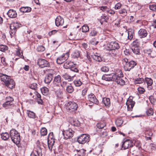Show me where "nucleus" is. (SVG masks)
I'll return each mask as SVG.
<instances>
[{"instance_id": "obj_47", "label": "nucleus", "mask_w": 156, "mask_h": 156, "mask_svg": "<svg viewBox=\"0 0 156 156\" xmlns=\"http://www.w3.org/2000/svg\"><path fill=\"white\" fill-rule=\"evenodd\" d=\"M47 129L44 127L42 128L40 131V133L41 135L45 136L47 134Z\"/></svg>"}, {"instance_id": "obj_19", "label": "nucleus", "mask_w": 156, "mask_h": 156, "mask_svg": "<svg viewBox=\"0 0 156 156\" xmlns=\"http://www.w3.org/2000/svg\"><path fill=\"white\" fill-rule=\"evenodd\" d=\"M147 34V30L144 29H140L138 32V35L140 38L146 37Z\"/></svg>"}, {"instance_id": "obj_11", "label": "nucleus", "mask_w": 156, "mask_h": 156, "mask_svg": "<svg viewBox=\"0 0 156 156\" xmlns=\"http://www.w3.org/2000/svg\"><path fill=\"white\" fill-rule=\"evenodd\" d=\"M107 50H118L120 48L119 44L116 41H112L107 44Z\"/></svg>"}, {"instance_id": "obj_50", "label": "nucleus", "mask_w": 156, "mask_h": 156, "mask_svg": "<svg viewBox=\"0 0 156 156\" xmlns=\"http://www.w3.org/2000/svg\"><path fill=\"white\" fill-rule=\"evenodd\" d=\"M128 38L129 40H131L132 39L133 36V32L131 31H129L128 32Z\"/></svg>"}, {"instance_id": "obj_9", "label": "nucleus", "mask_w": 156, "mask_h": 156, "mask_svg": "<svg viewBox=\"0 0 156 156\" xmlns=\"http://www.w3.org/2000/svg\"><path fill=\"white\" fill-rule=\"evenodd\" d=\"M69 56V52L62 54V55L57 58V63L59 64L62 63L68 59Z\"/></svg>"}, {"instance_id": "obj_64", "label": "nucleus", "mask_w": 156, "mask_h": 156, "mask_svg": "<svg viewBox=\"0 0 156 156\" xmlns=\"http://www.w3.org/2000/svg\"><path fill=\"white\" fill-rule=\"evenodd\" d=\"M138 91L140 94H142L145 92L144 89L142 87H139L137 89Z\"/></svg>"}, {"instance_id": "obj_39", "label": "nucleus", "mask_w": 156, "mask_h": 156, "mask_svg": "<svg viewBox=\"0 0 156 156\" xmlns=\"http://www.w3.org/2000/svg\"><path fill=\"white\" fill-rule=\"evenodd\" d=\"M52 77L46 75L44 79V82L45 83L48 84L49 83L52 79Z\"/></svg>"}, {"instance_id": "obj_62", "label": "nucleus", "mask_w": 156, "mask_h": 156, "mask_svg": "<svg viewBox=\"0 0 156 156\" xmlns=\"http://www.w3.org/2000/svg\"><path fill=\"white\" fill-rule=\"evenodd\" d=\"M122 6V4L120 2L117 3L116 4L115 6V9H119Z\"/></svg>"}, {"instance_id": "obj_31", "label": "nucleus", "mask_w": 156, "mask_h": 156, "mask_svg": "<svg viewBox=\"0 0 156 156\" xmlns=\"http://www.w3.org/2000/svg\"><path fill=\"white\" fill-rule=\"evenodd\" d=\"M134 83L136 84H140L144 83V80L142 78H137L134 81Z\"/></svg>"}, {"instance_id": "obj_60", "label": "nucleus", "mask_w": 156, "mask_h": 156, "mask_svg": "<svg viewBox=\"0 0 156 156\" xmlns=\"http://www.w3.org/2000/svg\"><path fill=\"white\" fill-rule=\"evenodd\" d=\"M149 8L150 10L153 11H156V5L153 4L149 6Z\"/></svg>"}, {"instance_id": "obj_3", "label": "nucleus", "mask_w": 156, "mask_h": 156, "mask_svg": "<svg viewBox=\"0 0 156 156\" xmlns=\"http://www.w3.org/2000/svg\"><path fill=\"white\" fill-rule=\"evenodd\" d=\"M9 135L13 142L16 144H18L20 142V137L18 132L16 129H12L10 131Z\"/></svg>"}, {"instance_id": "obj_46", "label": "nucleus", "mask_w": 156, "mask_h": 156, "mask_svg": "<svg viewBox=\"0 0 156 156\" xmlns=\"http://www.w3.org/2000/svg\"><path fill=\"white\" fill-rule=\"evenodd\" d=\"M86 57V58L85 59L86 62L89 64L91 62V59L89 53L87 52Z\"/></svg>"}, {"instance_id": "obj_56", "label": "nucleus", "mask_w": 156, "mask_h": 156, "mask_svg": "<svg viewBox=\"0 0 156 156\" xmlns=\"http://www.w3.org/2000/svg\"><path fill=\"white\" fill-rule=\"evenodd\" d=\"M119 14H122L124 16H126L127 14V12L126 9H121L119 11Z\"/></svg>"}, {"instance_id": "obj_44", "label": "nucleus", "mask_w": 156, "mask_h": 156, "mask_svg": "<svg viewBox=\"0 0 156 156\" xmlns=\"http://www.w3.org/2000/svg\"><path fill=\"white\" fill-rule=\"evenodd\" d=\"M106 125V123L104 122H101L97 123V127L99 129H101L104 128Z\"/></svg>"}, {"instance_id": "obj_41", "label": "nucleus", "mask_w": 156, "mask_h": 156, "mask_svg": "<svg viewBox=\"0 0 156 156\" xmlns=\"http://www.w3.org/2000/svg\"><path fill=\"white\" fill-rule=\"evenodd\" d=\"M16 55L17 56L19 57L20 58H24V56L23 55V54L22 52L20 49H18L16 51Z\"/></svg>"}, {"instance_id": "obj_20", "label": "nucleus", "mask_w": 156, "mask_h": 156, "mask_svg": "<svg viewBox=\"0 0 156 156\" xmlns=\"http://www.w3.org/2000/svg\"><path fill=\"white\" fill-rule=\"evenodd\" d=\"M144 80V83L145 82L147 84V87L148 89L151 90L152 89L151 86L153 83V81L150 78L146 77Z\"/></svg>"}, {"instance_id": "obj_51", "label": "nucleus", "mask_w": 156, "mask_h": 156, "mask_svg": "<svg viewBox=\"0 0 156 156\" xmlns=\"http://www.w3.org/2000/svg\"><path fill=\"white\" fill-rule=\"evenodd\" d=\"M101 70L102 72H107L109 71V69L108 66H105L101 68Z\"/></svg>"}, {"instance_id": "obj_54", "label": "nucleus", "mask_w": 156, "mask_h": 156, "mask_svg": "<svg viewBox=\"0 0 156 156\" xmlns=\"http://www.w3.org/2000/svg\"><path fill=\"white\" fill-rule=\"evenodd\" d=\"M8 49V47L6 45H0V51H4Z\"/></svg>"}, {"instance_id": "obj_6", "label": "nucleus", "mask_w": 156, "mask_h": 156, "mask_svg": "<svg viewBox=\"0 0 156 156\" xmlns=\"http://www.w3.org/2000/svg\"><path fill=\"white\" fill-rule=\"evenodd\" d=\"M44 147L42 144H37L36 148L32 152L30 156H42V151Z\"/></svg>"}, {"instance_id": "obj_53", "label": "nucleus", "mask_w": 156, "mask_h": 156, "mask_svg": "<svg viewBox=\"0 0 156 156\" xmlns=\"http://www.w3.org/2000/svg\"><path fill=\"white\" fill-rule=\"evenodd\" d=\"M12 105V103L9 102H6L3 104V106L4 108L7 109L9 108Z\"/></svg>"}, {"instance_id": "obj_59", "label": "nucleus", "mask_w": 156, "mask_h": 156, "mask_svg": "<svg viewBox=\"0 0 156 156\" xmlns=\"http://www.w3.org/2000/svg\"><path fill=\"white\" fill-rule=\"evenodd\" d=\"M153 135V133L151 130H147L146 132L145 135L146 136H152Z\"/></svg>"}, {"instance_id": "obj_26", "label": "nucleus", "mask_w": 156, "mask_h": 156, "mask_svg": "<svg viewBox=\"0 0 156 156\" xmlns=\"http://www.w3.org/2000/svg\"><path fill=\"white\" fill-rule=\"evenodd\" d=\"M20 10L23 13L28 12L31 11V8L29 7H23L20 9Z\"/></svg>"}, {"instance_id": "obj_38", "label": "nucleus", "mask_w": 156, "mask_h": 156, "mask_svg": "<svg viewBox=\"0 0 156 156\" xmlns=\"http://www.w3.org/2000/svg\"><path fill=\"white\" fill-rule=\"evenodd\" d=\"M73 83L76 87L80 86L82 84V83L80 79H77L74 80Z\"/></svg>"}, {"instance_id": "obj_32", "label": "nucleus", "mask_w": 156, "mask_h": 156, "mask_svg": "<svg viewBox=\"0 0 156 156\" xmlns=\"http://www.w3.org/2000/svg\"><path fill=\"white\" fill-rule=\"evenodd\" d=\"M102 102L106 106H109L110 105V101L109 98H103Z\"/></svg>"}, {"instance_id": "obj_57", "label": "nucleus", "mask_w": 156, "mask_h": 156, "mask_svg": "<svg viewBox=\"0 0 156 156\" xmlns=\"http://www.w3.org/2000/svg\"><path fill=\"white\" fill-rule=\"evenodd\" d=\"M45 48L44 46L40 45L38 46L37 48V50L38 52H42L44 51Z\"/></svg>"}, {"instance_id": "obj_30", "label": "nucleus", "mask_w": 156, "mask_h": 156, "mask_svg": "<svg viewBox=\"0 0 156 156\" xmlns=\"http://www.w3.org/2000/svg\"><path fill=\"white\" fill-rule=\"evenodd\" d=\"M27 114L28 117L30 118L35 119L36 117V114L33 112L27 110Z\"/></svg>"}, {"instance_id": "obj_48", "label": "nucleus", "mask_w": 156, "mask_h": 156, "mask_svg": "<svg viewBox=\"0 0 156 156\" xmlns=\"http://www.w3.org/2000/svg\"><path fill=\"white\" fill-rule=\"evenodd\" d=\"M73 87L69 85L66 87V90L69 93H71L73 91Z\"/></svg>"}, {"instance_id": "obj_17", "label": "nucleus", "mask_w": 156, "mask_h": 156, "mask_svg": "<svg viewBox=\"0 0 156 156\" xmlns=\"http://www.w3.org/2000/svg\"><path fill=\"white\" fill-rule=\"evenodd\" d=\"M53 133H50L48 135V136L49 137H50L51 136H52V137H51V140H48V147L49 149L51 151L52 150V147L54 146L55 141L54 139H52L53 138Z\"/></svg>"}, {"instance_id": "obj_13", "label": "nucleus", "mask_w": 156, "mask_h": 156, "mask_svg": "<svg viewBox=\"0 0 156 156\" xmlns=\"http://www.w3.org/2000/svg\"><path fill=\"white\" fill-rule=\"evenodd\" d=\"M133 98V97H130L126 102V105L127 106L128 110L130 111H132L135 103V102L132 100Z\"/></svg>"}, {"instance_id": "obj_45", "label": "nucleus", "mask_w": 156, "mask_h": 156, "mask_svg": "<svg viewBox=\"0 0 156 156\" xmlns=\"http://www.w3.org/2000/svg\"><path fill=\"white\" fill-rule=\"evenodd\" d=\"M123 123V121L121 118L117 119L115 121V123L118 126H121Z\"/></svg>"}, {"instance_id": "obj_24", "label": "nucleus", "mask_w": 156, "mask_h": 156, "mask_svg": "<svg viewBox=\"0 0 156 156\" xmlns=\"http://www.w3.org/2000/svg\"><path fill=\"white\" fill-rule=\"evenodd\" d=\"M92 57L94 60L97 61L101 62L102 60L100 55L97 53H96L92 55Z\"/></svg>"}, {"instance_id": "obj_21", "label": "nucleus", "mask_w": 156, "mask_h": 156, "mask_svg": "<svg viewBox=\"0 0 156 156\" xmlns=\"http://www.w3.org/2000/svg\"><path fill=\"white\" fill-rule=\"evenodd\" d=\"M113 73L108 75H104L102 77V79L106 81H113Z\"/></svg>"}, {"instance_id": "obj_55", "label": "nucleus", "mask_w": 156, "mask_h": 156, "mask_svg": "<svg viewBox=\"0 0 156 156\" xmlns=\"http://www.w3.org/2000/svg\"><path fill=\"white\" fill-rule=\"evenodd\" d=\"M48 73L46 75L53 77V75L54 73V70L52 69L49 70L48 71Z\"/></svg>"}, {"instance_id": "obj_4", "label": "nucleus", "mask_w": 156, "mask_h": 156, "mask_svg": "<svg viewBox=\"0 0 156 156\" xmlns=\"http://www.w3.org/2000/svg\"><path fill=\"white\" fill-rule=\"evenodd\" d=\"M123 68L125 71H129L136 65V62L133 60L129 62L128 59L127 58H124L123 60Z\"/></svg>"}, {"instance_id": "obj_10", "label": "nucleus", "mask_w": 156, "mask_h": 156, "mask_svg": "<svg viewBox=\"0 0 156 156\" xmlns=\"http://www.w3.org/2000/svg\"><path fill=\"white\" fill-rule=\"evenodd\" d=\"M74 132L71 129L62 131V134L64 138L66 140L71 138L73 136Z\"/></svg>"}, {"instance_id": "obj_29", "label": "nucleus", "mask_w": 156, "mask_h": 156, "mask_svg": "<svg viewBox=\"0 0 156 156\" xmlns=\"http://www.w3.org/2000/svg\"><path fill=\"white\" fill-rule=\"evenodd\" d=\"M74 63L71 62L67 61L65 62L63 65L64 68L66 69H69L73 65Z\"/></svg>"}, {"instance_id": "obj_16", "label": "nucleus", "mask_w": 156, "mask_h": 156, "mask_svg": "<svg viewBox=\"0 0 156 156\" xmlns=\"http://www.w3.org/2000/svg\"><path fill=\"white\" fill-rule=\"evenodd\" d=\"M88 100L89 101L92 102L97 105L99 104V101L97 99L95 95L93 94H90L88 95Z\"/></svg>"}, {"instance_id": "obj_15", "label": "nucleus", "mask_w": 156, "mask_h": 156, "mask_svg": "<svg viewBox=\"0 0 156 156\" xmlns=\"http://www.w3.org/2000/svg\"><path fill=\"white\" fill-rule=\"evenodd\" d=\"M62 78L59 75L55 76L53 81V84L54 86H59L61 85Z\"/></svg>"}, {"instance_id": "obj_25", "label": "nucleus", "mask_w": 156, "mask_h": 156, "mask_svg": "<svg viewBox=\"0 0 156 156\" xmlns=\"http://www.w3.org/2000/svg\"><path fill=\"white\" fill-rule=\"evenodd\" d=\"M62 77L66 80H68V81H72L73 80L74 76H70L67 73H65L62 75Z\"/></svg>"}, {"instance_id": "obj_61", "label": "nucleus", "mask_w": 156, "mask_h": 156, "mask_svg": "<svg viewBox=\"0 0 156 156\" xmlns=\"http://www.w3.org/2000/svg\"><path fill=\"white\" fill-rule=\"evenodd\" d=\"M6 101L12 103V102L13 101V98L10 96L7 97L6 98Z\"/></svg>"}, {"instance_id": "obj_37", "label": "nucleus", "mask_w": 156, "mask_h": 156, "mask_svg": "<svg viewBox=\"0 0 156 156\" xmlns=\"http://www.w3.org/2000/svg\"><path fill=\"white\" fill-rule=\"evenodd\" d=\"M70 69L71 71L76 73H78L79 71L77 65L74 63H73V65H72V66Z\"/></svg>"}, {"instance_id": "obj_18", "label": "nucleus", "mask_w": 156, "mask_h": 156, "mask_svg": "<svg viewBox=\"0 0 156 156\" xmlns=\"http://www.w3.org/2000/svg\"><path fill=\"white\" fill-rule=\"evenodd\" d=\"M64 20L60 16H58L55 20V24L56 26L58 27L62 26L64 23Z\"/></svg>"}, {"instance_id": "obj_63", "label": "nucleus", "mask_w": 156, "mask_h": 156, "mask_svg": "<svg viewBox=\"0 0 156 156\" xmlns=\"http://www.w3.org/2000/svg\"><path fill=\"white\" fill-rule=\"evenodd\" d=\"M101 18L102 21H105V22H107V20L108 19V16L105 15H103L101 16Z\"/></svg>"}, {"instance_id": "obj_36", "label": "nucleus", "mask_w": 156, "mask_h": 156, "mask_svg": "<svg viewBox=\"0 0 156 156\" xmlns=\"http://www.w3.org/2000/svg\"><path fill=\"white\" fill-rule=\"evenodd\" d=\"M98 31L96 30L95 28H93L90 29V32L89 35L90 36L93 37L96 35Z\"/></svg>"}, {"instance_id": "obj_33", "label": "nucleus", "mask_w": 156, "mask_h": 156, "mask_svg": "<svg viewBox=\"0 0 156 156\" xmlns=\"http://www.w3.org/2000/svg\"><path fill=\"white\" fill-rule=\"evenodd\" d=\"M133 52L135 55H139L140 54V49L138 46H133L132 48Z\"/></svg>"}, {"instance_id": "obj_22", "label": "nucleus", "mask_w": 156, "mask_h": 156, "mask_svg": "<svg viewBox=\"0 0 156 156\" xmlns=\"http://www.w3.org/2000/svg\"><path fill=\"white\" fill-rule=\"evenodd\" d=\"M8 16L11 18H14L17 16V14L15 10L12 9H10L7 13Z\"/></svg>"}, {"instance_id": "obj_43", "label": "nucleus", "mask_w": 156, "mask_h": 156, "mask_svg": "<svg viewBox=\"0 0 156 156\" xmlns=\"http://www.w3.org/2000/svg\"><path fill=\"white\" fill-rule=\"evenodd\" d=\"M42 93L44 95H46L48 93V89L46 87H43L41 89Z\"/></svg>"}, {"instance_id": "obj_5", "label": "nucleus", "mask_w": 156, "mask_h": 156, "mask_svg": "<svg viewBox=\"0 0 156 156\" xmlns=\"http://www.w3.org/2000/svg\"><path fill=\"white\" fill-rule=\"evenodd\" d=\"M21 26V24L18 22H13L11 24L10 26V31L9 32L11 38L15 36L17 29Z\"/></svg>"}, {"instance_id": "obj_58", "label": "nucleus", "mask_w": 156, "mask_h": 156, "mask_svg": "<svg viewBox=\"0 0 156 156\" xmlns=\"http://www.w3.org/2000/svg\"><path fill=\"white\" fill-rule=\"evenodd\" d=\"M133 45L134 46H139V41L138 39H136L133 42Z\"/></svg>"}, {"instance_id": "obj_23", "label": "nucleus", "mask_w": 156, "mask_h": 156, "mask_svg": "<svg viewBox=\"0 0 156 156\" xmlns=\"http://www.w3.org/2000/svg\"><path fill=\"white\" fill-rule=\"evenodd\" d=\"M70 122L71 125L74 126H79L80 125V122L77 119L73 118L70 119Z\"/></svg>"}, {"instance_id": "obj_7", "label": "nucleus", "mask_w": 156, "mask_h": 156, "mask_svg": "<svg viewBox=\"0 0 156 156\" xmlns=\"http://www.w3.org/2000/svg\"><path fill=\"white\" fill-rule=\"evenodd\" d=\"M66 105V109L70 112L76 111L78 108L77 104L73 101L68 102Z\"/></svg>"}, {"instance_id": "obj_1", "label": "nucleus", "mask_w": 156, "mask_h": 156, "mask_svg": "<svg viewBox=\"0 0 156 156\" xmlns=\"http://www.w3.org/2000/svg\"><path fill=\"white\" fill-rule=\"evenodd\" d=\"M1 80L6 86L10 89L14 88L15 83L14 80L10 76L2 74H0Z\"/></svg>"}, {"instance_id": "obj_35", "label": "nucleus", "mask_w": 156, "mask_h": 156, "mask_svg": "<svg viewBox=\"0 0 156 156\" xmlns=\"http://www.w3.org/2000/svg\"><path fill=\"white\" fill-rule=\"evenodd\" d=\"M80 56V51H75L72 55V57L75 58H78Z\"/></svg>"}, {"instance_id": "obj_28", "label": "nucleus", "mask_w": 156, "mask_h": 156, "mask_svg": "<svg viewBox=\"0 0 156 156\" xmlns=\"http://www.w3.org/2000/svg\"><path fill=\"white\" fill-rule=\"evenodd\" d=\"M77 35V32L76 30H74L70 33L69 35V38L71 40H73L75 39Z\"/></svg>"}, {"instance_id": "obj_42", "label": "nucleus", "mask_w": 156, "mask_h": 156, "mask_svg": "<svg viewBox=\"0 0 156 156\" xmlns=\"http://www.w3.org/2000/svg\"><path fill=\"white\" fill-rule=\"evenodd\" d=\"M77 152V154L79 156H83L86 151V150L83 149H81L79 150H76Z\"/></svg>"}, {"instance_id": "obj_8", "label": "nucleus", "mask_w": 156, "mask_h": 156, "mask_svg": "<svg viewBox=\"0 0 156 156\" xmlns=\"http://www.w3.org/2000/svg\"><path fill=\"white\" fill-rule=\"evenodd\" d=\"M77 140L79 143L84 144L89 141V135L86 134H81L78 137Z\"/></svg>"}, {"instance_id": "obj_2", "label": "nucleus", "mask_w": 156, "mask_h": 156, "mask_svg": "<svg viewBox=\"0 0 156 156\" xmlns=\"http://www.w3.org/2000/svg\"><path fill=\"white\" fill-rule=\"evenodd\" d=\"M123 74L122 71L118 70L117 72L113 73V81H115L118 84L121 86H123L125 84V82L122 78L123 77Z\"/></svg>"}, {"instance_id": "obj_52", "label": "nucleus", "mask_w": 156, "mask_h": 156, "mask_svg": "<svg viewBox=\"0 0 156 156\" xmlns=\"http://www.w3.org/2000/svg\"><path fill=\"white\" fill-rule=\"evenodd\" d=\"M30 87L32 89L36 90L37 88V84L36 83H33L30 85Z\"/></svg>"}, {"instance_id": "obj_14", "label": "nucleus", "mask_w": 156, "mask_h": 156, "mask_svg": "<svg viewBox=\"0 0 156 156\" xmlns=\"http://www.w3.org/2000/svg\"><path fill=\"white\" fill-rule=\"evenodd\" d=\"M133 143L131 140H127L123 142L122 147L123 148L124 150L128 149V148L133 146Z\"/></svg>"}, {"instance_id": "obj_34", "label": "nucleus", "mask_w": 156, "mask_h": 156, "mask_svg": "<svg viewBox=\"0 0 156 156\" xmlns=\"http://www.w3.org/2000/svg\"><path fill=\"white\" fill-rule=\"evenodd\" d=\"M57 97L58 98H61L62 97V91L60 89H59L55 91Z\"/></svg>"}, {"instance_id": "obj_49", "label": "nucleus", "mask_w": 156, "mask_h": 156, "mask_svg": "<svg viewBox=\"0 0 156 156\" xmlns=\"http://www.w3.org/2000/svg\"><path fill=\"white\" fill-rule=\"evenodd\" d=\"M146 112L148 115H151L153 114V111L151 108H150L147 109Z\"/></svg>"}, {"instance_id": "obj_12", "label": "nucleus", "mask_w": 156, "mask_h": 156, "mask_svg": "<svg viewBox=\"0 0 156 156\" xmlns=\"http://www.w3.org/2000/svg\"><path fill=\"white\" fill-rule=\"evenodd\" d=\"M37 64L41 68L49 66V63L47 60L42 59H39L37 61Z\"/></svg>"}, {"instance_id": "obj_27", "label": "nucleus", "mask_w": 156, "mask_h": 156, "mask_svg": "<svg viewBox=\"0 0 156 156\" xmlns=\"http://www.w3.org/2000/svg\"><path fill=\"white\" fill-rule=\"evenodd\" d=\"M1 138L3 140H7L9 138L10 135L7 132L3 133L1 134Z\"/></svg>"}, {"instance_id": "obj_40", "label": "nucleus", "mask_w": 156, "mask_h": 156, "mask_svg": "<svg viewBox=\"0 0 156 156\" xmlns=\"http://www.w3.org/2000/svg\"><path fill=\"white\" fill-rule=\"evenodd\" d=\"M89 30V27L87 25L85 24L83 25L82 27V31L83 33H86L88 32Z\"/></svg>"}]
</instances>
